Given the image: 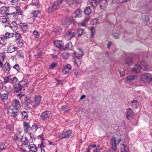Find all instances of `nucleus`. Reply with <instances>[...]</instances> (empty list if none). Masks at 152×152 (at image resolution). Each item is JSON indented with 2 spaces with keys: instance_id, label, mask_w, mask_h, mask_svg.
I'll return each mask as SVG.
<instances>
[{
  "instance_id": "obj_63",
  "label": "nucleus",
  "mask_w": 152,
  "mask_h": 152,
  "mask_svg": "<svg viewBox=\"0 0 152 152\" xmlns=\"http://www.w3.org/2000/svg\"><path fill=\"white\" fill-rule=\"evenodd\" d=\"M101 149H102L100 148L99 146H98L96 149L94 150V152H99V151Z\"/></svg>"
},
{
  "instance_id": "obj_3",
  "label": "nucleus",
  "mask_w": 152,
  "mask_h": 152,
  "mask_svg": "<svg viewBox=\"0 0 152 152\" xmlns=\"http://www.w3.org/2000/svg\"><path fill=\"white\" fill-rule=\"evenodd\" d=\"M52 113L50 111L46 110L42 112L40 116V119L42 121H45L51 117Z\"/></svg>"
},
{
  "instance_id": "obj_41",
  "label": "nucleus",
  "mask_w": 152,
  "mask_h": 152,
  "mask_svg": "<svg viewBox=\"0 0 152 152\" xmlns=\"http://www.w3.org/2000/svg\"><path fill=\"white\" fill-rule=\"evenodd\" d=\"M5 144L3 142H0V152L4 150L6 148Z\"/></svg>"
},
{
  "instance_id": "obj_23",
  "label": "nucleus",
  "mask_w": 152,
  "mask_h": 152,
  "mask_svg": "<svg viewBox=\"0 0 152 152\" xmlns=\"http://www.w3.org/2000/svg\"><path fill=\"white\" fill-rule=\"evenodd\" d=\"M9 94V93L7 94H3L0 95L1 98V100L4 101L5 100L8 99V94Z\"/></svg>"
},
{
  "instance_id": "obj_59",
  "label": "nucleus",
  "mask_w": 152,
  "mask_h": 152,
  "mask_svg": "<svg viewBox=\"0 0 152 152\" xmlns=\"http://www.w3.org/2000/svg\"><path fill=\"white\" fill-rule=\"evenodd\" d=\"M6 129L11 130L13 129V127L12 125L10 124L7 126Z\"/></svg>"
},
{
  "instance_id": "obj_24",
  "label": "nucleus",
  "mask_w": 152,
  "mask_h": 152,
  "mask_svg": "<svg viewBox=\"0 0 152 152\" xmlns=\"http://www.w3.org/2000/svg\"><path fill=\"white\" fill-rule=\"evenodd\" d=\"M64 20L65 22L63 23V24L66 26H65L66 27H67L71 23V20L69 18L65 19Z\"/></svg>"
},
{
  "instance_id": "obj_7",
  "label": "nucleus",
  "mask_w": 152,
  "mask_h": 152,
  "mask_svg": "<svg viewBox=\"0 0 152 152\" xmlns=\"http://www.w3.org/2000/svg\"><path fill=\"white\" fill-rule=\"evenodd\" d=\"M9 10V7H2L0 9V13L2 16L4 17L9 15V13H8Z\"/></svg>"
},
{
  "instance_id": "obj_19",
  "label": "nucleus",
  "mask_w": 152,
  "mask_h": 152,
  "mask_svg": "<svg viewBox=\"0 0 152 152\" xmlns=\"http://www.w3.org/2000/svg\"><path fill=\"white\" fill-rule=\"evenodd\" d=\"M30 151L32 152H37V148L34 144L29 145L28 146Z\"/></svg>"
},
{
  "instance_id": "obj_29",
  "label": "nucleus",
  "mask_w": 152,
  "mask_h": 152,
  "mask_svg": "<svg viewBox=\"0 0 152 152\" xmlns=\"http://www.w3.org/2000/svg\"><path fill=\"white\" fill-rule=\"evenodd\" d=\"M14 36V33H9L8 32H6L5 34V36L4 37L6 39H8L9 38L13 37Z\"/></svg>"
},
{
  "instance_id": "obj_2",
  "label": "nucleus",
  "mask_w": 152,
  "mask_h": 152,
  "mask_svg": "<svg viewBox=\"0 0 152 152\" xmlns=\"http://www.w3.org/2000/svg\"><path fill=\"white\" fill-rule=\"evenodd\" d=\"M148 69V66L146 63L144 61H142L140 64L136 65L135 67L132 69V70L136 73L140 72L142 70L146 71Z\"/></svg>"
},
{
  "instance_id": "obj_39",
  "label": "nucleus",
  "mask_w": 152,
  "mask_h": 152,
  "mask_svg": "<svg viewBox=\"0 0 152 152\" xmlns=\"http://www.w3.org/2000/svg\"><path fill=\"white\" fill-rule=\"evenodd\" d=\"M17 55L19 56L20 58H24V55L23 52L21 50H19L17 52Z\"/></svg>"
},
{
  "instance_id": "obj_14",
  "label": "nucleus",
  "mask_w": 152,
  "mask_h": 152,
  "mask_svg": "<svg viewBox=\"0 0 152 152\" xmlns=\"http://www.w3.org/2000/svg\"><path fill=\"white\" fill-rule=\"evenodd\" d=\"M53 42L55 46L58 48L61 49L64 46V43L61 40H55Z\"/></svg>"
},
{
  "instance_id": "obj_40",
  "label": "nucleus",
  "mask_w": 152,
  "mask_h": 152,
  "mask_svg": "<svg viewBox=\"0 0 152 152\" xmlns=\"http://www.w3.org/2000/svg\"><path fill=\"white\" fill-rule=\"evenodd\" d=\"M132 62V60L131 58H127L125 60V64H126L129 66L130 65V64Z\"/></svg>"
},
{
  "instance_id": "obj_43",
  "label": "nucleus",
  "mask_w": 152,
  "mask_h": 152,
  "mask_svg": "<svg viewBox=\"0 0 152 152\" xmlns=\"http://www.w3.org/2000/svg\"><path fill=\"white\" fill-rule=\"evenodd\" d=\"M67 110V107L66 105H64L62 106L60 109V111L61 112H65Z\"/></svg>"
},
{
  "instance_id": "obj_31",
  "label": "nucleus",
  "mask_w": 152,
  "mask_h": 152,
  "mask_svg": "<svg viewBox=\"0 0 152 152\" xmlns=\"http://www.w3.org/2000/svg\"><path fill=\"white\" fill-rule=\"evenodd\" d=\"M25 101L27 103L26 104V107L27 108H29V109H31V108L29 107H28V104H30L31 102V100H30V98L29 97L26 96L25 98Z\"/></svg>"
},
{
  "instance_id": "obj_48",
  "label": "nucleus",
  "mask_w": 152,
  "mask_h": 152,
  "mask_svg": "<svg viewBox=\"0 0 152 152\" xmlns=\"http://www.w3.org/2000/svg\"><path fill=\"white\" fill-rule=\"evenodd\" d=\"M91 10L89 7H86V15H89L91 12Z\"/></svg>"
},
{
  "instance_id": "obj_17",
  "label": "nucleus",
  "mask_w": 152,
  "mask_h": 152,
  "mask_svg": "<svg viewBox=\"0 0 152 152\" xmlns=\"http://www.w3.org/2000/svg\"><path fill=\"white\" fill-rule=\"evenodd\" d=\"M11 69L10 64L7 62H6L4 64V67L3 69L5 72L8 73L9 72Z\"/></svg>"
},
{
  "instance_id": "obj_1",
  "label": "nucleus",
  "mask_w": 152,
  "mask_h": 152,
  "mask_svg": "<svg viewBox=\"0 0 152 152\" xmlns=\"http://www.w3.org/2000/svg\"><path fill=\"white\" fill-rule=\"evenodd\" d=\"M23 125L24 131L26 133L29 132L30 130H31L32 132L35 133L38 128L37 125L36 124L34 123L31 127L28 122L25 121L23 122Z\"/></svg>"
},
{
  "instance_id": "obj_27",
  "label": "nucleus",
  "mask_w": 152,
  "mask_h": 152,
  "mask_svg": "<svg viewBox=\"0 0 152 152\" xmlns=\"http://www.w3.org/2000/svg\"><path fill=\"white\" fill-rule=\"evenodd\" d=\"M14 46V45L12 44H10L9 45V46L7 48L8 50H12L10 52V53H12L15 51L16 50V49H17V47H13Z\"/></svg>"
},
{
  "instance_id": "obj_6",
  "label": "nucleus",
  "mask_w": 152,
  "mask_h": 152,
  "mask_svg": "<svg viewBox=\"0 0 152 152\" xmlns=\"http://www.w3.org/2000/svg\"><path fill=\"white\" fill-rule=\"evenodd\" d=\"M41 101V97L40 96H35L34 101L31 103L33 107H37L40 104Z\"/></svg>"
},
{
  "instance_id": "obj_15",
  "label": "nucleus",
  "mask_w": 152,
  "mask_h": 152,
  "mask_svg": "<svg viewBox=\"0 0 152 152\" xmlns=\"http://www.w3.org/2000/svg\"><path fill=\"white\" fill-rule=\"evenodd\" d=\"M19 26L21 28L22 31L25 33H26L28 29V25L26 23H20Z\"/></svg>"
},
{
  "instance_id": "obj_13",
  "label": "nucleus",
  "mask_w": 152,
  "mask_h": 152,
  "mask_svg": "<svg viewBox=\"0 0 152 152\" xmlns=\"http://www.w3.org/2000/svg\"><path fill=\"white\" fill-rule=\"evenodd\" d=\"M117 141L118 140L115 137H113L111 138L110 140V144L112 147L117 149V145H118Z\"/></svg>"
},
{
  "instance_id": "obj_4",
  "label": "nucleus",
  "mask_w": 152,
  "mask_h": 152,
  "mask_svg": "<svg viewBox=\"0 0 152 152\" xmlns=\"http://www.w3.org/2000/svg\"><path fill=\"white\" fill-rule=\"evenodd\" d=\"M140 79L144 83L149 82L152 80V76L149 73H145L140 76Z\"/></svg>"
},
{
  "instance_id": "obj_64",
  "label": "nucleus",
  "mask_w": 152,
  "mask_h": 152,
  "mask_svg": "<svg viewBox=\"0 0 152 152\" xmlns=\"http://www.w3.org/2000/svg\"><path fill=\"white\" fill-rule=\"evenodd\" d=\"M14 139L15 141H16L18 140L19 139V137H18L17 135H15L14 137Z\"/></svg>"
},
{
  "instance_id": "obj_49",
  "label": "nucleus",
  "mask_w": 152,
  "mask_h": 152,
  "mask_svg": "<svg viewBox=\"0 0 152 152\" xmlns=\"http://www.w3.org/2000/svg\"><path fill=\"white\" fill-rule=\"evenodd\" d=\"M32 133H33V132L31 133H29L30 137V138L32 140V142H33L34 141H35V138L34 137V135L33 134H32Z\"/></svg>"
},
{
  "instance_id": "obj_37",
  "label": "nucleus",
  "mask_w": 152,
  "mask_h": 152,
  "mask_svg": "<svg viewBox=\"0 0 152 152\" xmlns=\"http://www.w3.org/2000/svg\"><path fill=\"white\" fill-rule=\"evenodd\" d=\"M15 10L16 11L17 14L18 15H22L23 14V12L20 10V8L19 7L16 6L15 7Z\"/></svg>"
},
{
  "instance_id": "obj_38",
  "label": "nucleus",
  "mask_w": 152,
  "mask_h": 152,
  "mask_svg": "<svg viewBox=\"0 0 152 152\" xmlns=\"http://www.w3.org/2000/svg\"><path fill=\"white\" fill-rule=\"evenodd\" d=\"M65 47L66 48L69 50H72L73 48V45L72 42H69L68 43L66 44Z\"/></svg>"
},
{
  "instance_id": "obj_56",
  "label": "nucleus",
  "mask_w": 152,
  "mask_h": 152,
  "mask_svg": "<svg viewBox=\"0 0 152 152\" xmlns=\"http://www.w3.org/2000/svg\"><path fill=\"white\" fill-rule=\"evenodd\" d=\"M13 68L15 69L17 71L20 70L19 65L17 64H15L13 66Z\"/></svg>"
},
{
  "instance_id": "obj_12",
  "label": "nucleus",
  "mask_w": 152,
  "mask_h": 152,
  "mask_svg": "<svg viewBox=\"0 0 152 152\" xmlns=\"http://www.w3.org/2000/svg\"><path fill=\"white\" fill-rule=\"evenodd\" d=\"M11 115L14 117H16L19 114V109L13 107L11 109Z\"/></svg>"
},
{
  "instance_id": "obj_16",
  "label": "nucleus",
  "mask_w": 152,
  "mask_h": 152,
  "mask_svg": "<svg viewBox=\"0 0 152 152\" xmlns=\"http://www.w3.org/2000/svg\"><path fill=\"white\" fill-rule=\"evenodd\" d=\"M12 106L14 108H18L20 109L21 107V105L18 101L17 99H15L12 101Z\"/></svg>"
},
{
  "instance_id": "obj_9",
  "label": "nucleus",
  "mask_w": 152,
  "mask_h": 152,
  "mask_svg": "<svg viewBox=\"0 0 152 152\" xmlns=\"http://www.w3.org/2000/svg\"><path fill=\"white\" fill-rule=\"evenodd\" d=\"M72 133V131L71 130H68L63 133L59 137V138L60 139L68 138L70 136Z\"/></svg>"
},
{
  "instance_id": "obj_33",
  "label": "nucleus",
  "mask_w": 152,
  "mask_h": 152,
  "mask_svg": "<svg viewBox=\"0 0 152 152\" xmlns=\"http://www.w3.org/2000/svg\"><path fill=\"white\" fill-rule=\"evenodd\" d=\"M18 80L17 78L16 77H13L12 78H11L10 83L13 84L18 83Z\"/></svg>"
},
{
  "instance_id": "obj_34",
  "label": "nucleus",
  "mask_w": 152,
  "mask_h": 152,
  "mask_svg": "<svg viewBox=\"0 0 152 152\" xmlns=\"http://www.w3.org/2000/svg\"><path fill=\"white\" fill-rule=\"evenodd\" d=\"M80 59L73 58V62L74 63V64L77 66H79V65H80L81 64V62L80 60Z\"/></svg>"
},
{
  "instance_id": "obj_35",
  "label": "nucleus",
  "mask_w": 152,
  "mask_h": 152,
  "mask_svg": "<svg viewBox=\"0 0 152 152\" xmlns=\"http://www.w3.org/2000/svg\"><path fill=\"white\" fill-rule=\"evenodd\" d=\"M89 30L91 33V36L92 37H93L96 33L95 28L94 27H92L90 28Z\"/></svg>"
},
{
  "instance_id": "obj_46",
  "label": "nucleus",
  "mask_w": 152,
  "mask_h": 152,
  "mask_svg": "<svg viewBox=\"0 0 152 152\" xmlns=\"http://www.w3.org/2000/svg\"><path fill=\"white\" fill-rule=\"evenodd\" d=\"M58 6L59 5L55 1H54V3L52 5V6L53 8V9H55V10H56L58 9Z\"/></svg>"
},
{
  "instance_id": "obj_57",
  "label": "nucleus",
  "mask_w": 152,
  "mask_h": 152,
  "mask_svg": "<svg viewBox=\"0 0 152 152\" xmlns=\"http://www.w3.org/2000/svg\"><path fill=\"white\" fill-rule=\"evenodd\" d=\"M18 44L19 47H22L23 45V43L22 40H19L18 42Z\"/></svg>"
},
{
  "instance_id": "obj_10",
  "label": "nucleus",
  "mask_w": 152,
  "mask_h": 152,
  "mask_svg": "<svg viewBox=\"0 0 152 152\" xmlns=\"http://www.w3.org/2000/svg\"><path fill=\"white\" fill-rule=\"evenodd\" d=\"M126 118L128 120L132 118L134 115V112L132 110L131 108H128L126 109Z\"/></svg>"
},
{
  "instance_id": "obj_44",
  "label": "nucleus",
  "mask_w": 152,
  "mask_h": 152,
  "mask_svg": "<svg viewBox=\"0 0 152 152\" xmlns=\"http://www.w3.org/2000/svg\"><path fill=\"white\" fill-rule=\"evenodd\" d=\"M6 39L4 36L3 37H0V44L4 45L5 44V39Z\"/></svg>"
},
{
  "instance_id": "obj_61",
  "label": "nucleus",
  "mask_w": 152,
  "mask_h": 152,
  "mask_svg": "<svg viewBox=\"0 0 152 152\" xmlns=\"http://www.w3.org/2000/svg\"><path fill=\"white\" fill-rule=\"evenodd\" d=\"M64 0H58L55 1L59 5V4H61L64 2Z\"/></svg>"
},
{
  "instance_id": "obj_55",
  "label": "nucleus",
  "mask_w": 152,
  "mask_h": 152,
  "mask_svg": "<svg viewBox=\"0 0 152 152\" xmlns=\"http://www.w3.org/2000/svg\"><path fill=\"white\" fill-rule=\"evenodd\" d=\"M119 34L118 33H115L113 34V37L116 39H118L119 38Z\"/></svg>"
},
{
  "instance_id": "obj_42",
  "label": "nucleus",
  "mask_w": 152,
  "mask_h": 152,
  "mask_svg": "<svg viewBox=\"0 0 152 152\" xmlns=\"http://www.w3.org/2000/svg\"><path fill=\"white\" fill-rule=\"evenodd\" d=\"M11 78L9 76L5 77H3V79L4 80V83H10V79H11Z\"/></svg>"
},
{
  "instance_id": "obj_28",
  "label": "nucleus",
  "mask_w": 152,
  "mask_h": 152,
  "mask_svg": "<svg viewBox=\"0 0 152 152\" xmlns=\"http://www.w3.org/2000/svg\"><path fill=\"white\" fill-rule=\"evenodd\" d=\"M142 22L144 23H147L149 22L150 18L148 15H145L143 16L142 18Z\"/></svg>"
},
{
  "instance_id": "obj_45",
  "label": "nucleus",
  "mask_w": 152,
  "mask_h": 152,
  "mask_svg": "<svg viewBox=\"0 0 152 152\" xmlns=\"http://www.w3.org/2000/svg\"><path fill=\"white\" fill-rule=\"evenodd\" d=\"M54 10H55V9H53V7L51 6L49 7L48 12V13H52L54 12Z\"/></svg>"
},
{
  "instance_id": "obj_8",
  "label": "nucleus",
  "mask_w": 152,
  "mask_h": 152,
  "mask_svg": "<svg viewBox=\"0 0 152 152\" xmlns=\"http://www.w3.org/2000/svg\"><path fill=\"white\" fill-rule=\"evenodd\" d=\"M75 35V33L71 31H68L65 34L64 37L66 40H69Z\"/></svg>"
},
{
  "instance_id": "obj_20",
  "label": "nucleus",
  "mask_w": 152,
  "mask_h": 152,
  "mask_svg": "<svg viewBox=\"0 0 152 152\" xmlns=\"http://www.w3.org/2000/svg\"><path fill=\"white\" fill-rule=\"evenodd\" d=\"M72 68L71 66L69 64H67L66 66H65L63 70V73L65 74H68V72L67 71H66V69H68L70 70H71Z\"/></svg>"
},
{
  "instance_id": "obj_53",
  "label": "nucleus",
  "mask_w": 152,
  "mask_h": 152,
  "mask_svg": "<svg viewBox=\"0 0 152 152\" xmlns=\"http://www.w3.org/2000/svg\"><path fill=\"white\" fill-rule=\"evenodd\" d=\"M57 65V63L56 62L52 63L50 66V69H53L54 67L56 66Z\"/></svg>"
},
{
  "instance_id": "obj_60",
  "label": "nucleus",
  "mask_w": 152,
  "mask_h": 152,
  "mask_svg": "<svg viewBox=\"0 0 152 152\" xmlns=\"http://www.w3.org/2000/svg\"><path fill=\"white\" fill-rule=\"evenodd\" d=\"M45 146L44 145V142L43 141H41L40 144H39L38 147L40 148H43L45 147Z\"/></svg>"
},
{
  "instance_id": "obj_18",
  "label": "nucleus",
  "mask_w": 152,
  "mask_h": 152,
  "mask_svg": "<svg viewBox=\"0 0 152 152\" xmlns=\"http://www.w3.org/2000/svg\"><path fill=\"white\" fill-rule=\"evenodd\" d=\"M137 78V76L135 75H129L126 77L127 81L131 82L133 80H136Z\"/></svg>"
},
{
  "instance_id": "obj_32",
  "label": "nucleus",
  "mask_w": 152,
  "mask_h": 152,
  "mask_svg": "<svg viewBox=\"0 0 152 152\" xmlns=\"http://www.w3.org/2000/svg\"><path fill=\"white\" fill-rule=\"evenodd\" d=\"M61 56L64 59H67L69 58V54L68 53L65 52L62 53L61 54Z\"/></svg>"
},
{
  "instance_id": "obj_51",
  "label": "nucleus",
  "mask_w": 152,
  "mask_h": 152,
  "mask_svg": "<svg viewBox=\"0 0 152 152\" xmlns=\"http://www.w3.org/2000/svg\"><path fill=\"white\" fill-rule=\"evenodd\" d=\"M25 95V94L24 93L20 92L17 94V96L20 99H21Z\"/></svg>"
},
{
  "instance_id": "obj_11",
  "label": "nucleus",
  "mask_w": 152,
  "mask_h": 152,
  "mask_svg": "<svg viewBox=\"0 0 152 152\" xmlns=\"http://www.w3.org/2000/svg\"><path fill=\"white\" fill-rule=\"evenodd\" d=\"M25 80L21 81L18 84V86L14 87V91L16 92H18L21 91L23 88L22 86L24 85L25 83Z\"/></svg>"
},
{
  "instance_id": "obj_50",
  "label": "nucleus",
  "mask_w": 152,
  "mask_h": 152,
  "mask_svg": "<svg viewBox=\"0 0 152 152\" xmlns=\"http://www.w3.org/2000/svg\"><path fill=\"white\" fill-rule=\"evenodd\" d=\"M14 36L15 37L16 40H18L21 37V35L20 34H18L16 32H14Z\"/></svg>"
},
{
  "instance_id": "obj_47",
  "label": "nucleus",
  "mask_w": 152,
  "mask_h": 152,
  "mask_svg": "<svg viewBox=\"0 0 152 152\" xmlns=\"http://www.w3.org/2000/svg\"><path fill=\"white\" fill-rule=\"evenodd\" d=\"M117 148L111 147V149H109L106 152H117Z\"/></svg>"
},
{
  "instance_id": "obj_21",
  "label": "nucleus",
  "mask_w": 152,
  "mask_h": 152,
  "mask_svg": "<svg viewBox=\"0 0 152 152\" xmlns=\"http://www.w3.org/2000/svg\"><path fill=\"white\" fill-rule=\"evenodd\" d=\"M40 10H34L33 11L32 15H33V21H34V20L37 17V15L39 14H40Z\"/></svg>"
},
{
  "instance_id": "obj_22",
  "label": "nucleus",
  "mask_w": 152,
  "mask_h": 152,
  "mask_svg": "<svg viewBox=\"0 0 152 152\" xmlns=\"http://www.w3.org/2000/svg\"><path fill=\"white\" fill-rule=\"evenodd\" d=\"M74 13L75 15V18L81 17L82 16V12L79 9L76 10Z\"/></svg>"
},
{
  "instance_id": "obj_25",
  "label": "nucleus",
  "mask_w": 152,
  "mask_h": 152,
  "mask_svg": "<svg viewBox=\"0 0 152 152\" xmlns=\"http://www.w3.org/2000/svg\"><path fill=\"white\" fill-rule=\"evenodd\" d=\"M84 31V29L82 28H80L79 29L77 32V37H81L83 35Z\"/></svg>"
},
{
  "instance_id": "obj_52",
  "label": "nucleus",
  "mask_w": 152,
  "mask_h": 152,
  "mask_svg": "<svg viewBox=\"0 0 152 152\" xmlns=\"http://www.w3.org/2000/svg\"><path fill=\"white\" fill-rule=\"evenodd\" d=\"M33 33L35 38H37L39 37V36L38 31L37 30H34L33 31Z\"/></svg>"
},
{
  "instance_id": "obj_36",
  "label": "nucleus",
  "mask_w": 152,
  "mask_h": 152,
  "mask_svg": "<svg viewBox=\"0 0 152 152\" xmlns=\"http://www.w3.org/2000/svg\"><path fill=\"white\" fill-rule=\"evenodd\" d=\"M21 114L23 117V118L25 120H28V114L25 111H23L21 112Z\"/></svg>"
},
{
  "instance_id": "obj_54",
  "label": "nucleus",
  "mask_w": 152,
  "mask_h": 152,
  "mask_svg": "<svg viewBox=\"0 0 152 152\" xmlns=\"http://www.w3.org/2000/svg\"><path fill=\"white\" fill-rule=\"evenodd\" d=\"M25 140L23 141V144L25 145H28L29 142V141L26 137H25Z\"/></svg>"
},
{
  "instance_id": "obj_58",
  "label": "nucleus",
  "mask_w": 152,
  "mask_h": 152,
  "mask_svg": "<svg viewBox=\"0 0 152 152\" xmlns=\"http://www.w3.org/2000/svg\"><path fill=\"white\" fill-rule=\"evenodd\" d=\"M66 3L69 5H72L73 3V0H66Z\"/></svg>"
},
{
  "instance_id": "obj_62",
  "label": "nucleus",
  "mask_w": 152,
  "mask_h": 152,
  "mask_svg": "<svg viewBox=\"0 0 152 152\" xmlns=\"http://www.w3.org/2000/svg\"><path fill=\"white\" fill-rule=\"evenodd\" d=\"M123 150H122V152H128L129 151V148L126 147L124 148Z\"/></svg>"
},
{
  "instance_id": "obj_30",
  "label": "nucleus",
  "mask_w": 152,
  "mask_h": 152,
  "mask_svg": "<svg viewBox=\"0 0 152 152\" xmlns=\"http://www.w3.org/2000/svg\"><path fill=\"white\" fill-rule=\"evenodd\" d=\"M138 102L137 100H133L131 101L132 107L133 108H137Z\"/></svg>"
},
{
  "instance_id": "obj_26",
  "label": "nucleus",
  "mask_w": 152,
  "mask_h": 152,
  "mask_svg": "<svg viewBox=\"0 0 152 152\" xmlns=\"http://www.w3.org/2000/svg\"><path fill=\"white\" fill-rule=\"evenodd\" d=\"M101 0H91L89 1V3L92 7H96V3L99 2Z\"/></svg>"
},
{
  "instance_id": "obj_5",
  "label": "nucleus",
  "mask_w": 152,
  "mask_h": 152,
  "mask_svg": "<svg viewBox=\"0 0 152 152\" xmlns=\"http://www.w3.org/2000/svg\"><path fill=\"white\" fill-rule=\"evenodd\" d=\"M78 52H74L72 54L73 58L77 59H80L84 55V53L81 48H78Z\"/></svg>"
}]
</instances>
